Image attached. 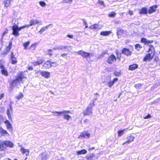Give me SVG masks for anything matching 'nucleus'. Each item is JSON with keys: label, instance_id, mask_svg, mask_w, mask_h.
Instances as JSON below:
<instances>
[{"label": "nucleus", "instance_id": "nucleus-48", "mask_svg": "<svg viewBox=\"0 0 160 160\" xmlns=\"http://www.w3.org/2000/svg\"><path fill=\"white\" fill-rule=\"evenodd\" d=\"M118 80H119L118 78H115L112 81L114 84L115 83L118 82Z\"/></svg>", "mask_w": 160, "mask_h": 160}, {"label": "nucleus", "instance_id": "nucleus-13", "mask_svg": "<svg viewBox=\"0 0 160 160\" xmlns=\"http://www.w3.org/2000/svg\"><path fill=\"white\" fill-rule=\"evenodd\" d=\"M44 60L42 58H41L38 59L37 61L33 62L32 63L34 66H36L42 64Z\"/></svg>", "mask_w": 160, "mask_h": 160}, {"label": "nucleus", "instance_id": "nucleus-24", "mask_svg": "<svg viewBox=\"0 0 160 160\" xmlns=\"http://www.w3.org/2000/svg\"><path fill=\"white\" fill-rule=\"evenodd\" d=\"M90 136V134L86 132V133H82L81 135L79 136V137L82 138H89Z\"/></svg>", "mask_w": 160, "mask_h": 160}, {"label": "nucleus", "instance_id": "nucleus-39", "mask_svg": "<svg viewBox=\"0 0 160 160\" xmlns=\"http://www.w3.org/2000/svg\"><path fill=\"white\" fill-rule=\"evenodd\" d=\"M5 146L2 141H0V150H2L5 148Z\"/></svg>", "mask_w": 160, "mask_h": 160}, {"label": "nucleus", "instance_id": "nucleus-8", "mask_svg": "<svg viewBox=\"0 0 160 160\" xmlns=\"http://www.w3.org/2000/svg\"><path fill=\"white\" fill-rule=\"evenodd\" d=\"M135 137L132 135H130L127 138V140L122 143L123 145L125 144H129L134 140Z\"/></svg>", "mask_w": 160, "mask_h": 160}, {"label": "nucleus", "instance_id": "nucleus-56", "mask_svg": "<svg viewBox=\"0 0 160 160\" xmlns=\"http://www.w3.org/2000/svg\"><path fill=\"white\" fill-rule=\"evenodd\" d=\"M67 36L70 38H73V36L72 35H67Z\"/></svg>", "mask_w": 160, "mask_h": 160}, {"label": "nucleus", "instance_id": "nucleus-1", "mask_svg": "<svg viewBox=\"0 0 160 160\" xmlns=\"http://www.w3.org/2000/svg\"><path fill=\"white\" fill-rule=\"evenodd\" d=\"M142 43H143L144 45H147L149 46L147 52L143 59V61L146 62L147 61L151 60L156 54V52L154 46L152 45H149L153 43L154 41L153 40H148L146 38H142L140 40Z\"/></svg>", "mask_w": 160, "mask_h": 160}, {"label": "nucleus", "instance_id": "nucleus-33", "mask_svg": "<svg viewBox=\"0 0 160 160\" xmlns=\"http://www.w3.org/2000/svg\"><path fill=\"white\" fill-rule=\"evenodd\" d=\"M125 130V129H124L123 130H118V137H120L123 135Z\"/></svg>", "mask_w": 160, "mask_h": 160}, {"label": "nucleus", "instance_id": "nucleus-12", "mask_svg": "<svg viewBox=\"0 0 160 160\" xmlns=\"http://www.w3.org/2000/svg\"><path fill=\"white\" fill-rule=\"evenodd\" d=\"M138 68V65L136 63H133L130 65L128 67V70L130 71H134Z\"/></svg>", "mask_w": 160, "mask_h": 160}, {"label": "nucleus", "instance_id": "nucleus-16", "mask_svg": "<svg viewBox=\"0 0 160 160\" xmlns=\"http://www.w3.org/2000/svg\"><path fill=\"white\" fill-rule=\"evenodd\" d=\"M147 9L146 7H143L139 10V13L140 14H147Z\"/></svg>", "mask_w": 160, "mask_h": 160}, {"label": "nucleus", "instance_id": "nucleus-25", "mask_svg": "<svg viewBox=\"0 0 160 160\" xmlns=\"http://www.w3.org/2000/svg\"><path fill=\"white\" fill-rule=\"evenodd\" d=\"M124 33V31L122 29H118L117 31V36H121Z\"/></svg>", "mask_w": 160, "mask_h": 160}, {"label": "nucleus", "instance_id": "nucleus-20", "mask_svg": "<svg viewBox=\"0 0 160 160\" xmlns=\"http://www.w3.org/2000/svg\"><path fill=\"white\" fill-rule=\"evenodd\" d=\"M0 68L1 69V71L2 74L7 76L8 75V73L7 70L4 69V66L2 65L0 66Z\"/></svg>", "mask_w": 160, "mask_h": 160}, {"label": "nucleus", "instance_id": "nucleus-45", "mask_svg": "<svg viewBox=\"0 0 160 160\" xmlns=\"http://www.w3.org/2000/svg\"><path fill=\"white\" fill-rule=\"evenodd\" d=\"M113 85V84L112 81H110L108 82V87L109 88H111Z\"/></svg>", "mask_w": 160, "mask_h": 160}, {"label": "nucleus", "instance_id": "nucleus-19", "mask_svg": "<svg viewBox=\"0 0 160 160\" xmlns=\"http://www.w3.org/2000/svg\"><path fill=\"white\" fill-rule=\"evenodd\" d=\"M87 153V151L85 149H83L77 151L76 153L77 155H79L82 154H85Z\"/></svg>", "mask_w": 160, "mask_h": 160}, {"label": "nucleus", "instance_id": "nucleus-14", "mask_svg": "<svg viewBox=\"0 0 160 160\" xmlns=\"http://www.w3.org/2000/svg\"><path fill=\"white\" fill-rule=\"evenodd\" d=\"M2 121H3L4 123L6 124V126L7 128L8 129L10 128V123L8 120H4L3 118L2 117H0V123Z\"/></svg>", "mask_w": 160, "mask_h": 160}, {"label": "nucleus", "instance_id": "nucleus-40", "mask_svg": "<svg viewBox=\"0 0 160 160\" xmlns=\"http://www.w3.org/2000/svg\"><path fill=\"white\" fill-rule=\"evenodd\" d=\"M4 3L5 6L6 7H8L10 5V0H7L6 1H4Z\"/></svg>", "mask_w": 160, "mask_h": 160}, {"label": "nucleus", "instance_id": "nucleus-50", "mask_svg": "<svg viewBox=\"0 0 160 160\" xmlns=\"http://www.w3.org/2000/svg\"><path fill=\"white\" fill-rule=\"evenodd\" d=\"M89 121V120L88 119L86 118L83 121V123L85 124H87Z\"/></svg>", "mask_w": 160, "mask_h": 160}, {"label": "nucleus", "instance_id": "nucleus-34", "mask_svg": "<svg viewBox=\"0 0 160 160\" xmlns=\"http://www.w3.org/2000/svg\"><path fill=\"white\" fill-rule=\"evenodd\" d=\"M0 132L2 133V135L4 136L7 134L9 135V134L7 132L3 129L2 128H1L0 129Z\"/></svg>", "mask_w": 160, "mask_h": 160}, {"label": "nucleus", "instance_id": "nucleus-62", "mask_svg": "<svg viewBox=\"0 0 160 160\" xmlns=\"http://www.w3.org/2000/svg\"><path fill=\"white\" fill-rule=\"evenodd\" d=\"M122 92H121L119 93V95H118V98H119L121 96V95H122Z\"/></svg>", "mask_w": 160, "mask_h": 160}, {"label": "nucleus", "instance_id": "nucleus-10", "mask_svg": "<svg viewBox=\"0 0 160 160\" xmlns=\"http://www.w3.org/2000/svg\"><path fill=\"white\" fill-rule=\"evenodd\" d=\"M92 109H91V108L87 107L86 110L83 112V116H86L92 114Z\"/></svg>", "mask_w": 160, "mask_h": 160}, {"label": "nucleus", "instance_id": "nucleus-26", "mask_svg": "<svg viewBox=\"0 0 160 160\" xmlns=\"http://www.w3.org/2000/svg\"><path fill=\"white\" fill-rule=\"evenodd\" d=\"M50 25H49L48 26H47L44 27H43L42 28H41V29L40 30L38 31V32L40 34H42L43 32L45 31V30H46L47 29H48V28L49 26H50Z\"/></svg>", "mask_w": 160, "mask_h": 160}, {"label": "nucleus", "instance_id": "nucleus-9", "mask_svg": "<svg viewBox=\"0 0 160 160\" xmlns=\"http://www.w3.org/2000/svg\"><path fill=\"white\" fill-rule=\"evenodd\" d=\"M20 150L22 154H25L26 156L29 155L30 152L29 149H26L22 146H21Z\"/></svg>", "mask_w": 160, "mask_h": 160}, {"label": "nucleus", "instance_id": "nucleus-15", "mask_svg": "<svg viewBox=\"0 0 160 160\" xmlns=\"http://www.w3.org/2000/svg\"><path fill=\"white\" fill-rule=\"evenodd\" d=\"M55 49L54 48L48 49L47 51L46 54L48 55L49 57H52L54 54V50Z\"/></svg>", "mask_w": 160, "mask_h": 160}, {"label": "nucleus", "instance_id": "nucleus-29", "mask_svg": "<svg viewBox=\"0 0 160 160\" xmlns=\"http://www.w3.org/2000/svg\"><path fill=\"white\" fill-rule=\"evenodd\" d=\"M98 25L97 24H94L93 25H92L89 27V28L91 29H98Z\"/></svg>", "mask_w": 160, "mask_h": 160}, {"label": "nucleus", "instance_id": "nucleus-43", "mask_svg": "<svg viewBox=\"0 0 160 160\" xmlns=\"http://www.w3.org/2000/svg\"><path fill=\"white\" fill-rule=\"evenodd\" d=\"M53 113L57 114V115L59 116H60V115H61V114H63V111H61V112L56 111V112H53Z\"/></svg>", "mask_w": 160, "mask_h": 160}, {"label": "nucleus", "instance_id": "nucleus-7", "mask_svg": "<svg viewBox=\"0 0 160 160\" xmlns=\"http://www.w3.org/2000/svg\"><path fill=\"white\" fill-rule=\"evenodd\" d=\"M121 53H122L126 56H130L132 53V52L129 48H123Z\"/></svg>", "mask_w": 160, "mask_h": 160}, {"label": "nucleus", "instance_id": "nucleus-64", "mask_svg": "<svg viewBox=\"0 0 160 160\" xmlns=\"http://www.w3.org/2000/svg\"><path fill=\"white\" fill-rule=\"evenodd\" d=\"M22 29L26 28L25 25L22 26Z\"/></svg>", "mask_w": 160, "mask_h": 160}, {"label": "nucleus", "instance_id": "nucleus-37", "mask_svg": "<svg viewBox=\"0 0 160 160\" xmlns=\"http://www.w3.org/2000/svg\"><path fill=\"white\" fill-rule=\"evenodd\" d=\"M116 15V13L114 12H112L108 14V16L110 17H114Z\"/></svg>", "mask_w": 160, "mask_h": 160}, {"label": "nucleus", "instance_id": "nucleus-41", "mask_svg": "<svg viewBox=\"0 0 160 160\" xmlns=\"http://www.w3.org/2000/svg\"><path fill=\"white\" fill-rule=\"evenodd\" d=\"M121 74V72H117V71H115L114 72L113 74L114 75V76H120V75Z\"/></svg>", "mask_w": 160, "mask_h": 160}, {"label": "nucleus", "instance_id": "nucleus-23", "mask_svg": "<svg viewBox=\"0 0 160 160\" xmlns=\"http://www.w3.org/2000/svg\"><path fill=\"white\" fill-rule=\"evenodd\" d=\"M41 157V160H47L49 157L48 155L44 153H42L40 154Z\"/></svg>", "mask_w": 160, "mask_h": 160}, {"label": "nucleus", "instance_id": "nucleus-47", "mask_svg": "<svg viewBox=\"0 0 160 160\" xmlns=\"http://www.w3.org/2000/svg\"><path fill=\"white\" fill-rule=\"evenodd\" d=\"M98 3L100 5H102L103 6H105V5L104 4V2L101 0H98Z\"/></svg>", "mask_w": 160, "mask_h": 160}, {"label": "nucleus", "instance_id": "nucleus-44", "mask_svg": "<svg viewBox=\"0 0 160 160\" xmlns=\"http://www.w3.org/2000/svg\"><path fill=\"white\" fill-rule=\"evenodd\" d=\"M39 3L40 5L42 7H45L46 5V3L44 2H43V1L39 2Z\"/></svg>", "mask_w": 160, "mask_h": 160}, {"label": "nucleus", "instance_id": "nucleus-51", "mask_svg": "<svg viewBox=\"0 0 160 160\" xmlns=\"http://www.w3.org/2000/svg\"><path fill=\"white\" fill-rule=\"evenodd\" d=\"M128 13L130 15H133V11L131 10H129L128 11Z\"/></svg>", "mask_w": 160, "mask_h": 160}, {"label": "nucleus", "instance_id": "nucleus-27", "mask_svg": "<svg viewBox=\"0 0 160 160\" xmlns=\"http://www.w3.org/2000/svg\"><path fill=\"white\" fill-rule=\"evenodd\" d=\"M95 156V155L93 153H90L89 155H87L85 158L86 159L88 160H93V158Z\"/></svg>", "mask_w": 160, "mask_h": 160}, {"label": "nucleus", "instance_id": "nucleus-31", "mask_svg": "<svg viewBox=\"0 0 160 160\" xmlns=\"http://www.w3.org/2000/svg\"><path fill=\"white\" fill-rule=\"evenodd\" d=\"M30 24L31 26L32 25H33L38 24L39 22L38 21V20L34 21L33 20H31L30 21Z\"/></svg>", "mask_w": 160, "mask_h": 160}, {"label": "nucleus", "instance_id": "nucleus-28", "mask_svg": "<svg viewBox=\"0 0 160 160\" xmlns=\"http://www.w3.org/2000/svg\"><path fill=\"white\" fill-rule=\"evenodd\" d=\"M36 48V44L35 43L32 44L29 47L28 49L33 51L35 50Z\"/></svg>", "mask_w": 160, "mask_h": 160}, {"label": "nucleus", "instance_id": "nucleus-63", "mask_svg": "<svg viewBox=\"0 0 160 160\" xmlns=\"http://www.w3.org/2000/svg\"><path fill=\"white\" fill-rule=\"evenodd\" d=\"M13 146V144L11 142V148Z\"/></svg>", "mask_w": 160, "mask_h": 160}, {"label": "nucleus", "instance_id": "nucleus-49", "mask_svg": "<svg viewBox=\"0 0 160 160\" xmlns=\"http://www.w3.org/2000/svg\"><path fill=\"white\" fill-rule=\"evenodd\" d=\"M64 2L66 3L71 4L72 2V0H63Z\"/></svg>", "mask_w": 160, "mask_h": 160}, {"label": "nucleus", "instance_id": "nucleus-54", "mask_svg": "<svg viewBox=\"0 0 160 160\" xmlns=\"http://www.w3.org/2000/svg\"><path fill=\"white\" fill-rule=\"evenodd\" d=\"M8 30H6V31L2 33V36L3 37L4 35L7 34L8 33Z\"/></svg>", "mask_w": 160, "mask_h": 160}, {"label": "nucleus", "instance_id": "nucleus-58", "mask_svg": "<svg viewBox=\"0 0 160 160\" xmlns=\"http://www.w3.org/2000/svg\"><path fill=\"white\" fill-rule=\"evenodd\" d=\"M4 96V93H2L0 95V99H1Z\"/></svg>", "mask_w": 160, "mask_h": 160}, {"label": "nucleus", "instance_id": "nucleus-61", "mask_svg": "<svg viewBox=\"0 0 160 160\" xmlns=\"http://www.w3.org/2000/svg\"><path fill=\"white\" fill-rule=\"evenodd\" d=\"M7 115H8V117H9V114H9V109H8V110L7 112Z\"/></svg>", "mask_w": 160, "mask_h": 160}, {"label": "nucleus", "instance_id": "nucleus-21", "mask_svg": "<svg viewBox=\"0 0 160 160\" xmlns=\"http://www.w3.org/2000/svg\"><path fill=\"white\" fill-rule=\"evenodd\" d=\"M135 48L137 51H139L142 48V46L139 43H137L135 45Z\"/></svg>", "mask_w": 160, "mask_h": 160}, {"label": "nucleus", "instance_id": "nucleus-4", "mask_svg": "<svg viewBox=\"0 0 160 160\" xmlns=\"http://www.w3.org/2000/svg\"><path fill=\"white\" fill-rule=\"evenodd\" d=\"M12 34L16 37L19 35L18 31L22 29V26L19 27L18 25L16 24H14L12 26Z\"/></svg>", "mask_w": 160, "mask_h": 160}, {"label": "nucleus", "instance_id": "nucleus-60", "mask_svg": "<svg viewBox=\"0 0 160 160\" xmlns=\"http://www.w3.org/2000/svg\"><path fill=\"white\" fill-rule=\"evenodd\" d=\"M95 149V148L94 147H92V148H89V149H88V150L89 151H90V150H93Z\"/></svg>", "mask_w": 160, "mask_h": 160}, {"label": "nucleus", "instance_id": "nucleus-57", "mask_svg": "<svg viewBox=\"0 0 160 160\" xmlns=\"http://www.w3.org/2000/svg\"><path fill=\"white\" fill-rule=\"evenodd\" d=\"M67 55V53H63V54H61V56L63 57H65V56H66Z\"/></svg>", "mask_w": 160, "mask_h": 160}, {"label": "nucleus", "instance_id": "nucleus-11", "mask_svg": "<svg viewBox=\"0 0 160 160\" xmlns=\"http://www.w3.org/2000/svg\"><path fill=\"white\" fill-rule=\"evenodd\" d=\"M158 8V6L157 5H155L150 7L148 11V12L149 14L152 13L154 12Z\"/></svg>", "mask_w": 160, "mask_h": 160}, {"label": "nucleus", "instance_id": "nucleus-32", "mask_svg": "<svg viewBox=\"0 0 160 160\" xmlns=\"http://www.w3.org/2000/svg\"><path fill=\"white\" fill-rule=\"evenodd\" d=\"M97 99L95 98L92 101V102H91L90 103L89 105V106L88 107L91 108V109H92V108L95 105V101Z\"/></svg>", "mask_w": 160, "mask_h": 160}, {"label": "nucleus", "instance_id": "nucleus-35", "mask_svg": "<svg viewBox=\"0 0 160 160\" xmlns=\"http://www.w3.org/2000/svg\"><path fill=\"white\" fill-rule=\"evenodd\" d=\"M23 94L22 93H20L18 95L16 96V98L18 100H19L23 98Z\"/></svg>", "mask_w": 160, "mask_h": 160}, {"label": "nucleus", "instance_id": "nucleus-55", "mask_svg": "<svg viewBox=\"0 0 160 160\" xmlns=\"http://www.w3.org/2000/svg\"><path fill=\"white\" fill-rule=\"evenodd\" d=\"M63 114H64V113L66 114L67 113H70V111L65 110V111H63Z\"/></svg>", "mask_w": 160, "mask_h": 160}, {"label": "nucleus", "instance_id": "nucleus-59", "mask_svg": "<svg viewBox=\"0 0 160 160\" xmlns=\"http://www.w3.org/2000/svg\"><path fill=\"white\" fill-rule=\"evenodd\" d=\"M26 28H28L31 26L30 24L25 25Z\"/></svg>", "mask_w": 160, "mask_h": 160}, {"label": "nucleus", "instance_id": "nucleus-18", "mask_svg": "<svg viewBox=\"0 0 160 160\" xmlns=\"http://www.w3.org/2000/svg\"><path fill=\"white\" fill-rule=\"evenodd\" d=\"M11 63L13 64H16L17 62V60L16 58L14 57L12 52L11 53Z\"/></svg>", "mask_w": 160, "mask_h": 160}, {"label": "nucleus", "instance_id": "nucleus-3", "mask_svg": "<svg viewBox=\"0 0 160 160\" xmlns=\"http://www.w3.org/2000/svg\"><path fill=\"white\" fill-rule=\"evenodd\" d=\"M58 64L56 62H52L51 59L48 60L43 64L42 67L44 69H49L53 66H56Z\"/></svg>", "mask_w": 160, "mask_h": 160}, {"label": "nucleus", "instance_id": "nucleus-6", "mask_svg": "<svg viewBox=\"0 0 160 160\" xmlns=\"http://www.w3.org/2000/svg\"><path fill=\"white\" fill-rule=\"evenodd\" d=\"M77 53L81 55L83 58H85L89 57L91 55V53L87 52L82 50L78 51L77 52Z\"/></svg>", "mask_w": 160, "mask_h": 160}, {"label": "nucleus", "instance_id": "nucleus-52", "mask_svg": "<svg viewBox=\"0 0 160 160\" xmlns=\"http://www.w3.org/2000/svg\"><path fill=\"white\" fill-rule=\"evenodd\" d=\"M151 117V116L149 114H148L147 116L144 117L143 118L144 119H146L148 118H150Z\"/></svg>", "mask_w": 160, "mask_h": 160}, {"label": "nucleus", "instance_id": "nucleus-38", "mask_svg": "<svg viewBox=\"0 0 160 160\" xmlns=\"http://www.w3.org/2000/svg\"><path fill=\"white\" fill-rule=\"evenodd\" d=\"M3 144L5 146V148L6 147L9 146L10 145V142L9 141H3Z\"/></svg>", "mask_w": 160, "mask_h": 160}, {"label": "nucleus", "instance_id": "nucleus-17", "mask_svg": "<svg viewBox=\"0 0 160 160\" xmlns=\"http://www.w3.org/2000/svg\"><path fill=\"white\" fill-rule=\"evenodd\" d=\"M40 74L45 77V78H48L50 76V73L49 72L46 71H42L40 72Z\"/></svg>", "mask_w": 160, "mask_h": 160}, {"label": "nucleus", "instance_id": "nucleus-42", "mask_svg": "<svg viewBox=\"0 0 160 160\" xmlns=\"http://www.w3.org/2000/svg\"><path fill=\"white\" fill-rule=\"evenodd\" d=\"M142 84L141 83H138L134 85V87L136 88H139L142 86Z\"/></svg>", "mask_w": 160, "mask_h": 160}, {"label": "nucleus", "instance_id": "nucleus-22", "mask_svg": "<svg viewBox=\"0 0 160 160\" xmlns=\"http://www.w3.org/2000/svg\"><path fill=\"white\" fill-rule=\"evenodd\" d=\"M111 32L110 31H103L100 32V34L102 36H107L109 35Z\"/></svg>", "mask_w": 160, "mask_h": 160}, {"label": "nucleus", "instance_id": "nucleus-46", "mask_svg": "<svg viewBox=\"0 0 160 160\" xmlns=\"http://www.w3.org/2000/svg\"><path fill=\"white\" fill-rule=\"evenodd\" d=\"M83 24L85 26V29L88 28V23L84 19L82 20Z\"/></svg>", "mask_w": 160, "mask_h": 160}, {"label": "nucleus", "instance_id": "nucleus-53", "mask_svg": "<svg viewBox=\"0 0 160 160\" xmlns=\"http://www.w3.org/2000/svg\"><path fill=\"white\" fill-rule=\"evenodd\" d=\"M33 68L32 66H29L28 68V70H33Z\"/></svg>", "mask_w": 160, "mask_h": 160}, {"label": "nucleus", "instance_id": "nucleus-30", "mask_svg": "<svg viewBox=\"0 0 160 160\" xmlns=\"http://www.w3.org/2000/svg\"><path fill=\"white\" fill-rule=\"evenodd\" d=\"M30 42L29 41L25 42L23 44V45L24 48V49H27L28 47L30 44Z\"/></svg>", "mask_w": 160, "mask_h": 160}, {"label": "nucleus", "instance_id": "nucleus-36", "mask_svg": "<svg viewBox=\"0 0 160 160\" xmlns=\"http://www.w3.org/2000/svg\"><path fill=\"white\" fill-rule=\"evenodd\" d=\"M64 119L68 121L69 119L72 118L68 114H65L63 116V117Z\"/></svg>", "mask_w": 160, "mask_h": 160}, {"label": "nucleus", "instance_id": "nucleus-5", "mask_svg": "<svg viewBox=\"0 0 160 160\" xmlns=\"http://www.w3.org/2000/svg\"><path fill=\"white\" fill-rule=\"evenodd\" d=\"M26 78V77L24 76L23 72H20L18 75L15 81L18 82H22L23 79Z\"/></svg>", "mask_w": 160, "mask_h": 160}, {"label": "nucleus", "instance_id": "nucleus-2", "mask_svg": "<svg viewBox=\"0 0 160 160\" xmlns=\"http://www.w3.org/2000/svg\"><path fill=\"white\" fill-rule=\"evenodd\" d=\"M115 53L116 57L114 54H112L108 57L107 62L108 64H111L116 62L117 60L118 61H121L122 57V53L118 49L115 50Z\"/></svg>", "mask_w": 160, "mask_h": 160}]
</instances>
